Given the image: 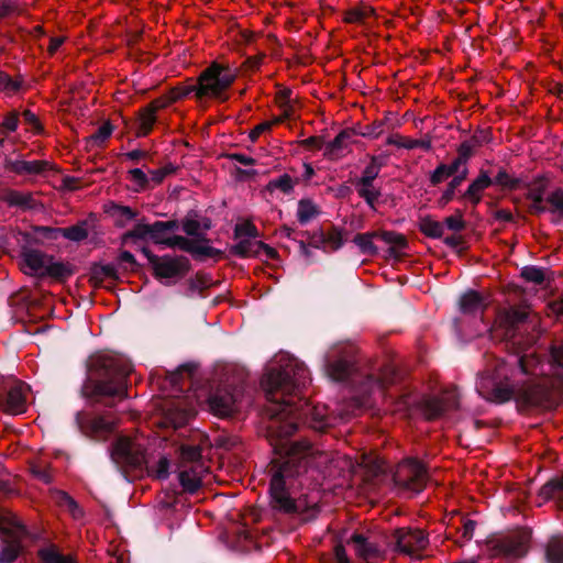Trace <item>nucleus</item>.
Masks as SVG:
<instances>
[{
	"mask_svg": "<svg viewBox=\"0 0 563 563\" xmlns=\"http://www.w3.org/2000/svg\"><path fill=\"white\" fill-rule=\"evenodd\" d=\"M38 556L45 563H73L70 559L62 555L55 545L42 548Z\"/></svg>",
	"mask_w": 563,
	"mask_h": 563,
	"instance_id": "obj_37",
	"label": "nucleus"
},
{
	"mask_svg": "<svg viewBox=\"0 0 563 563\" xmlns=\"http://www.w3.org/2000/svg\"><path fill=\"white\" fill-rule=\"evenodd\" d=\"M20 266L22 272L30 276L64 279L73 275L70 264L55 261L52 255L40 250L23 249Z\"/></svg>",
	"mask_w": 563,
	"mask_h": 563,
	"instance_id": "obj_8",
	"label": "nucleus"
},
{
	"mask_svg": "<svg viewBox=\"0 0 563 563\" xmlns=\"http://www.w3.org/2000/svg\"><path fill=\"white\" fill-rule=\"evenodd\" d=\"M475 526H476L475 521L468 520V519L464 520L463 527H462V537L465 540H471L473 538Z\"/></svg>",
	"mask_w": 563,
	"mask_h": 563,
	"instance_id": "obj_62",
	"label": "nucleus"
},
{
	"mask_svg": "<svg viewBox=\"0 0 563 563\" xmlns=\"http://www.w3.org/2000/svg\"><path fill=\"white\" fill-rule=\"evenodd\" d=\"M310 383L307 367L288 354H278L269 364L261 385L271 402L267 411L271 415V435L282 442H288L300 421H306L308 413L312 415L311 427L323 428L327 422L318 408H311L309 402L299 395Z\"/></svg>",
	"mask_w": 563,
	"mask_h": 563,
	"instance_id": "obj_2",
	"label": "nucleus"
},
{
	"mask_svg": "<svg viewBox=\"0 0 563 563\" xmlns=\"http://www.w3.org/2000/svg\"><path fill=\"white\" fill-rule=\"evenodd\" d=\"M455 390L445 393L441 398H432L424 404V415L428 419H435L444 411L457 407Z\"/></svg>",
	"mask_w": 563,
	"mask_h": 563,
	"instance_id": "obj_19",
	"label": "nucleus"
},
{
	"mask_svg": "<svg viewBox=\"0 0 563 563\" xmlns=\"http://www.w3.org/2000/svg\"><path fill=\"white\" fill-rule=\"evenodd\" d=\"M378 239L383 240L384 242L394 245L397 249H402L406 246V239L404 235L390 232V231H382L377 232Z\"/></svg>",
	"mask_w": 563,
	"mask_h": 563,
	"instance_id": "obj_48",
	"label": "nucleus"
},
{
	"mask_svg": "<svg viewBox=\"0 0 563 563\" xmlns=\"http://www.w3.org/2000/svg\"><path fill=\"white\" fill-rule=\"evenodd\" d=\"M527 318V312L521 309L511 308L509 310H504L498 313L495 323L493 325V330L497 328H505L506 335H509L510 330L515 329L519 323H521Z\"/></svg>",
	"mask_w": 563,
	"mask_h": 563,
	"instance_id": "obj_20",
	"label": "nucleus"
},
{
	"mask_svg": "<svg viewBox=\"0 0 563 563\" xmlns=\"http://www.w3.org/2000/svg\"><path fill=\"white\" fill-rule=\"evenodd\" d=\"M391 383V379L387 378V377H383V378H378V379H374L372 376H368L366 382H365V386L368 387L371 390L373 389H382L385 385L387 384H390Z\"/></svg>",
	"mask_w": 563,
	"mask_h": 563,
	"instance_id": "obj_60",
	"label": "nucleus"
},
{
	"mask_svg": "<svg viewBox=\"0 0 563 563\" xmlns=\"http://www.w3.org/2000/svg\"><path fill=\"white\" fill-rule=\"evenodd\" d=\"M27 537L25 528L18 518L9 511H0V563H13L22 552Z\"/></svg>",
	"mask_w": 563,
	"mask_h": 563,
	"instance_id": "obj_10",
	"label": "nucleus"
},
{
	"mask_svg": "<svg viewBox=\"0 0 563 563\" xmlns=\"http://www.w3.org/2000/svg\"><path fill=\"white\" fill-rule=\"evenodd\" d=\"M112 134V126L109 122H104L89 139L88 143L92 145H101Z\"/></svg>",
	"mask_w": 563,
	"mask_h": 563,
	"instance_id": "obj_46",
	"label": "nucleus"
},
{
	"mask_svg": "<svg viewBox=\"0 0 563 563\" xmlns=\"http://www.w3.org/2000/svg\"><path fill=\"white\" fill-rule=\"evenodd\" d=\"M207 470L201 459V448L199 445L180 446L178 479L185 492L190 494L197 492Z\"/></svg>",
	"mask_w": 563,
	"mask_h": 563,
	"instance_id": "obj_9",
	"label": "nucleus"
},
{
	"mask_svg": "<svg viewBox=\"0 0 563 563\" xmlns=\"http://www.w3.org/2000/svg\"><path fill=\"white\" fill-rule=\"evenodd\" d=\"M181 227L187 235L197 238L195 241H201L209 245L208 241L202 238L210 228L209 223H201L192 217H186Z\"/></svg>",
	"mask_w": 563,
	"mask_h": 563,
	"instance_id": "obj_27",
	"label": "nucleus"
},
{
	"mask_svg": "<svg viewBox=\"0 0 563 563\" xmlns=\"http://www.w3.org/2000/svg\"><path fill=\"white\" fill-rule=\"evenodd\" d=\"M3 200L9 206L27 207L30 205L31 197L29 194L10 190L3 195Z\"/></svg>",
	"mask_w": 563,
	"mask_h": 563,
	"instance_id": "obj_43",
	"label": "nucleus"
},
{
	"mask_svg": "<svg viewBox=\"0 0 563 563\" xmlns=\"http://www.w3.org/2000/svg\"><path fill=\"white\" fill-rule=\"evenodd\" d=\"M358 195L371 206L377 200L379 192L373 186V181L360 180L357 184Z\"/></svg>",
	"mask_w": 563,
	"mask_h": 563,
	"instance_id": "obj_42",
	"label": "nucleus"
},
{
	"mask_svg": "<svg viewBox=\"0 0 563 563\" xmlns=\"http://www.w3.org/2000/svg\"><path fill=\"white\" fill-rule=\"evenodd\" d=\"M188 95H190V90L189 88H186V86L175 87L172 90H169L166 95L154 99L150 104H147V107L156 113L158 110L167 108L172 103L176 102L181 98L187 97Z\"/></svg>",
	"mask_w": 563,
	"mask_h": 563,
	"instance_id": "obj_21",
	"label": "nucleus"
},
{
	"mask_svg": "<svg viewBox=\"0 0 563 563\" xmlns=\"http://www.w3.org/2000/svg\"><path fill=\"white\" fill-rule=\"evenodd\" d=\"M375 238L378 239L377 232L361 233L354 236L353 242L363 253L374 254L376 252V247L373 243Z\"/></svg>",
	"mask_w": 563,
	"mask_h": 563,
	"instance_id": "obj_39",
	"label": "nucleus"
},
{
	"mask_svg": "<svg viewBox=\"0 0 563 563\" xmlns=\"http://www.w3.org/2000/svg\"><path fill=\"white\" fill-rule=\"evenodd\" d=\"M530 533L520 531L498 542L499 551L506 556L521 558L528 552Z\"/></svg>",
	"mask_w": 563,
	"mask_h": 563,
	"instance_id": "obj_18",
	"label": "nucleus"
},
{
	"mask_svg": "<svg viewBox=\"0 0 563 563\" xmlns=\"http://www.w3.org/2000/svg\"><path fill=\"white\" fill-rule=\"evenodd\" d=\"M291 90L282 89L276 93V102L282 109L283 113L277 119H283V122L294 115V106L291 103Z\"/></svg>",
	"mask_w": 563,
	"mask_h": 563,
	"instance_id": "obj_32",
	"label": "nucleus"
},
{
	"mask_svg": "<svg viewBox=\"0 0 563 563\" xmlns=\"http://www.w3.org/2000/svg\"><path fill=\"white\" fill-rule=\"evenodd\" d=\"M492 179L486 173L481 175L470 185L465 197L473 203H478L482 199V192L492 185Z\"/></svg>",
	"mask_w": 563,
	"mask_h": 563,
	"instance_id": "obj_26",
	"label": "nucleus"
},
{
	"mask_svg": "<svg viewBox=\"0 0 563 563\" xmlns=\"http://www.w3.org/2000/svg\"><path fill=\"white\" fill-rule=\"evenodd\" d=\"M334 556L336 563H350V559L346 554L345 547L343 544H336L334 548Z\"/></svg>",
	"mask_w": 563,
	"mask_h": 563,
	"instance_id": "obj_63",
	"label": "nucleus"
},
{
	"mask_svg": "<svg viewBox=\"0 0 563 563\" xmlns=\"http://www.w3.org/2000/svg\"><path fill=\"white\" fill-rule=\"evenodd\" d=\"M528 199L530 201V209L534 213L545 212L547 209V200L544 201L542 198V194L540 191H530L528 194Z\"/></svg>",
	"mask_w": 563,
	"mask_h": 563,
	"instance_id": "obj_50",
	"label": "nucleus"
},
{
	"mask_svg": "<svg viewBox=\"0 0 563 563\" xmlns=\"http://www.w3.org/2000/svg\"><path fill=\"white\" fill-rule=\"evenodd\" d=\"M511 368L505 361H496L494 368L478 378L477 391L488 401L505 402L511 398L530 406L549 408L563 383V342L550 349V358L541 362L536 350L526 351Z\"/></svg>",
	"mask_w": 563,
	"mask_h": 563,
	"instance_id": "obj_1",
	"label": "nucleus"
},
{
	"mask_svg": "<svg viewBox=\"0 0 563 563\" xmlns=\"http://www.w3.org/2000/svg\"><path fill=\"white\" fill-rule=\"evenodd\" d=\"M235 78V69L214 62L201 73L196 85L186 86V88H189L190 93L195 92L199 99L221 98Z\"/></svg>",
	"mask_w": 563,
	"mask_h": 563,
	"instance_id": "obj_7",
	"label": "nucleus"
},
{
	"mask_svg": "<svg viewBox=\"0 0 563 563\" xmlns=\"http://www.w3.org/2000/svg\"><path fill=\"white\" fill-rule=\"evenodd\" d=\"M156 122V113L147 106L140 110L136 119V135L146 136Z\"/></svg>",
	"mask_w": 563,
	"mask_h": 563,
	"instance_id": "obj_28",
	"label": "nucleus"
},
{
	"mask_svg": "<svg viewBox=\"0 0 563 563\" xmlns=\"http://www.w3.org/2000/svg\"><path fill=\"white\" fill-rule=\"evenodd\" d=\"M466 174H467V169L464 168L460 176H456L452 179V181L449 184V187L443 195V199H445L446 201L452 199L455 188L457 186H460L461 183L465 179Z\"/></svg>",
	"mask_w": 563,
	"mask_h": 563,
	"instance_id": "obj_56",
	"label": "nucleus"
},
{
	"mask_svg": "<svg viewBox=\"0 0 563 563\" xmlns=\"http://www.w3.org/2000/svg\"><path fill=\"white\" fill-rule=\"evenodd\" d=\"M282 122H283V119H277V118L269 120V121L261 122L260 124L255 125L250 131L249 137L251 139L252 142H255L258 140V137L262 134L271 131L274 125L282 123Z\"/></svg>",
	"mask_w": 563,
	"mask_h": 563,
	"instance_id": "obj_45",
	"label": "nucleus"
},
{
	"mask_svg": "<svg viewBox=\"0 0 563 563\" xmlns=\"http://www.w3.org/2000/svg\"><path fill=\"white\" fill-rule=\"evenodd\" d=\"M234 234L236 239L242 240L257 238L258 232L256 227L252 222L244 221L235 225Z\"/></svg>",
	"mask_w": 563,
	"mask_h": 563,
	"instance_id": "obj_44",
	"label": "nucleus"
},
{
	"mask_svg": "<svg viewBox=\"0 0 563 563\" xmlns=\"http://www.w3.org/2000/svg\"><path fill=\"white\" fill-rule=\"evenodd\" d=\"M545 211L552 213L554 220L563 219V190L558 189L548 196Z\"/></svg>",
	"mask_w": 563,
	"mask_h": 563,
	"instance_id": "obj_33",
	"label": "nucleus"
},
{
	"mask_svg": "<svg viewBox=\"0 0 563 563\" xmlns=\"http://www.w3.org/2000/svg\"><path fill=\"white\" fill-rule=\"evenodd\" d=\"M48 166L45 161H14L11 163V170L19 175H37Z\"/></svg>",
	"mask_w": 563,
	"mask_h": 563,
	"instance_id": "obj_24",
	"label": "nucleus"
},
{
	"mask_svg": "<svg viewBox=\"0 0 563 563\" xmlns=\"http://www.w3.org/2000/svg\"><path fill=\"white\" fill-rule=\"evenodd\" d=\"M111 457L121 467L141 468L145 465L147 473L157 479H166L169 475V460L162 455L157 462L151 463L145 456L144 444L136 438L120 437L113 445Z\"/></svg>",
	"mask_w": 563,
	"mask_h": 563,
	"instance_id": "obj_5",
	"label": "nucleus"
},
{
	"mask_svg": "<svg viewBox=\"0 0 563 563\" xmlns=\"http://www.w3.org/2000/svg\"><path fill=\"white\" fill-rule=\"evenodd\" d=\"M77 423L81 432L92 439H106L114 430V421L109 416L78 413Z\"/></svg>",
	"mask_w": 563,
	"mask_h": 563,
	"instance_id": "obj_15",
	"label": "nucleus"
},
{
	"mask_svg": "<svg viewBox=\"0 0 563 563\" xmlns=\"http://www.w3.org/2000/svg\"><path fill=\"white\" fill-rule=\"evenodd\" d=\"M274 448L280 459L274 460L272 465L269 492L273 505L285 512H297L300 507L290 493V489L295 487V477L307 472L308 466L321 467L328 456L306 441L282 442L277 440Z\"/></svg>",
	"mask_w": 563,
	"mask_h": 563,
	"instance_id": "obj_3",
	"label": "nucleus"
},
{
	"mask_svg": "<svg viewBox=\"0 0 563 563\" xmlns=\"http://www.w3.org/2000/svg\"><path fill=\"white\" fill-rule=\"evenodd\" d=\"M22 119L32 132H34V133L42 132V125H41L40 120L35 113H33L30 110H25L22 113Z\"/></svg>",
	"mask_w": 563,
	"mask_h": 563,
	"instance_id": "obj_54",
	"label": "nucleus"
},
{
	"mask_svg": "<svg viewBox=\"0 0 563 563\" xmlns=\"http://www.w3.org/2000/svg\"><path fill=\"white\" fill-rule=\"evenodd\" d=\"M420 231L430 238H441L444 232V225L430 217L422 218L419 223Z\"/></svg>",
	"mask_w": 563,
	"mask_h": 563,
	"instance_id": "obj_35",
	"label": "nucleus"
},
{
	"mask_svg": "<svg viewBox=\"0 0 563 563\" xmlns=\"http://www.w3.org/2000/svg\"><path fill=\"white\" fill-rule=\"evenodd\" d=\"M352 365L346 360H338L336 362L329 363L327 372L329 376L336 382L346 379L351 374Z\"/></svg>",
	"mask_w": 563,
	"mask_h": 563,
	"instance_id": "obj_31",
	"label": "nucleus"
},
{
	"mask_svg": "<svg viewBox=\"0 0 563 563\" xmlns=\"http://www.w3.org/2000/svg\"><path fill=\"white\" fill-rule=\"evenodd\" d=\"M142 253L147 257L153 266L155 276L159 279L181 278L190 268V263L185 256L159 257L151 254L147 249H143Z\"/></svg>",
	"mask_w": 563,
	"mask_h": 563,
	"instance_id": "obj_11",
	"label": "nucleus"
},
{
	"mask_svg": "<svg viewBox=\"0 0 563 563\" xmlns=\"http://www.w3.org/2000/svg\"><path fill=\"white\" fill-rule=\"evenodd\" d=\"M387 145H393L398 148L413 150L423 148L424 151L431 150L430 140H416L399 133L390 134L386 140Z\"/></svg>",
	"mask_w": 563,
	"mask_h": 563,
	"instance_id": "obj_22",
	"label": "nucleus"
},
{
	"mask_svg": "<svg viewBox=\"0 0 563 563\" xmlns=\"http://www.w3.org/2000/svg\"><path fill=\"white\" fill-rule=\"evenodd\" d=\"M30 388L24 383H15L7 393L5 397L0 395V410L8 415H21L27 408V395Z\"/></svg>",
	"mask_w": 563,
	"mask_h": 563,
	"instance_id": "obj_16",
	"label": "nucleus"
},
{
	"mask_svg": "<svg viewBox=\"0 0 563 563\" xmlns=\"http://www.w3.org/2000/svg\"><path fill=\"white\" fill-rule=\"evenodd\" d=\"M394 550L412 559L423 558L422 551L428 547L429 540L420 529L399 528L394 532Z\"/></svg>",
	"mask_w": 563,
	"mask_h": 563,
	"instance_id": "obj_12",
	"label": "nucleus"
},
{
	"mask_svg": "<svg viewBox=\"0 0 563 563\" xmlns=\"http://www.w3.org/2000/svg\"><path fill=\"white\" fill-rule=\"evenodd\" d=\"M374 15V9L368 5L354 7L345 12L344 21L347 23L364 24Z\"/></svg>",
	"mask_w": 563,
	"mask_h": 563,
	"instance_id": "obj_30",
	"label": "nucleus"
},
{
	"mask_svg": "<svg viewBox=\"0 0 563 563\" xmlns=\"http://www.w3.org/2000/svg\"><path fill=\"white\" fill-rule=\"evenodd\" d=\"M347 545L365 563H377L384 559V550L379 545L368 542L361 534H353L347 540Z\"/></svg>",
	"mask_w": 563,
	"mask_h": 563,
	"instance_id": "obj_17",
	"label": "nucleus"
},
{
	"mask_svg": "<svg viewBox=\"0 0 563 563\" xmlns=\"http://www.w3.org/2000/svg\"><path fill=\"white\" fill-rule=\"evenodd\" d=\"M196 413V407L189 406L183 408L180 404L174 405L167 412V419L175 427L179 428L185 424Z\"/></svg>",
	"mask_w": 563,
	"mask_h": 563,
	"instance_id": "obj_25",
	"label": "nucleus"
},
{
	"mask_svg": "<svg viewBox=\"0 0 563 563\" xmlns=\"http://www.w3.org/2000/svg\"><path fill=\"white\" fill-rule=\"evenodd\" d=\"M466 161H467V155L465 152V145H462L461 150H460V156L457 158H455L452 162V164L446 165L448 169H450V174L453 175V174L457 173L460 167L464 166L466 164Z\"/></svg>",
	"mask_w": 563,
	"mask_h": 563,
	"instance_id": "obj_58",
	"label": "nucleus"
},
{
	"mask_svg": "<svg viewBox=\"0 0 563 563\" xmlns=\"http://www.w3.org/2000/svg\"><path fill=\"white\" fill-rule=\"evenodd\" d=\"M547 559L550 563L563 562V538H553L549 541Z\"/></svg>",
	"mask_w": 563,
	"mask_h": 563,
	"instance_id": "obj_40",
	"label": "nucleus"
},
{
	"mask_svg": "<svg viewBox=\"0 0 563 563\" xmlns=\"http://www.w3.org/2000/svg\"><path fill=\"white\" fill-rule=\"evenodd\" d=\"M18 89V85L10 80V78L3 74L0 73V91H10L13 92Z\"/></svg>",
	"mask_w": 563,
	"mask_h": 563,
	"instance_id": "obj_61",
	"label": "nucleus"
},
{
	"mask_svg": "<svg viewBox=\"0 0 563 563\" xmlns=\"http://www.w3.org/2000/svg\"><path fill=\"white\" fill-rule=\"evenodd\" d=\"M443 225L452 231H461L464 228V221L461 216H451L445 219Z\"/></svg>",
	"mask_w": 563,
	"mask_h": 563,
	"instance_id": "obj_59",
	"label": "nucleus"
},
{
	"mask_svg": "<svg viewBox=\"0 0 563 563\" xmlns=\"http://www.w3.org/2000/svg\"><path fill=\"white\" fill-rule=\"evenodd\" d=\"M450 176H452L450 169H448L445 164H441L434 169L430 179L433 185H438Z\"/></svg>",
	"mask_w": 563,
	"mask_h": 563,
	"instance_id": "obj_57",
	"label": "nucleus"
},
{
	"mask_svg": "<svg viewBox=\"0 0 563 563\" xmlns=\"http://www.w3.org/2000/svg\"><path fill=\"white\" fill-rule=\"evenodd\" d=\"M559 492H563V475L549 482L541 488V495L547 498L554 497Z\"/></svg>",
	"mask_w": 563,
	"mask_h": 563,
	"instance_id": "obj_51",
	"label": "nucleus"
},
{
	"mask_svg": "<svg viewBox=\"0 0 563 563\" xmlns=\"http://www.w3.org/2000/svg\"><path fill=\"white\" fill-rule=\"evenodd\" d=\"M384 131V122L375 121L372 124L365 125L358 134L364 137L377 139Z\"/></svg>",
	"mask_w": 563,
	"mask_h": 563,
	"instance_id": "obj_52",
	"label": "nucleus"
},
{
	"mask_svg": "<svg viewBox=\"0 0 563 563\" xmlns=\"http://www.w3.org/2000/svg\"><path fill=\"white\" fill-rule=\"evenodd\" d=\"M96 366L103 372V378L95 385V391L101 396L123 398L126 395V379L132 373V365L118 356L100 355Z\"/></svg>",
	"mask_w": 563,
	"mask_h": 563,
	"instance_id": "obj_6",
	"label": "nucleus"
},
{
	"mask_svg": "<svg viewBox=\"0 0 563 563\" xmlns=\"http://www.w3.org/2000/svg\"><path fill=\"white\" fill-rule=\"evenodd\" d=\"M244 393L242 388L218 389L207 399L209 410L218 417H228L242 408Z\"/></svg>",
	"mask_w": 563,
	"mask_h": 563,
	"instance_id": "obj_14",
	"label": "nucleus"
},
{
	"mask_svg": "<svg viewBox=\"0 0 563 563\" xmlns=\"http://www.w3.org/2000/svg\"><path fill=\"white\" fill-rule=\"evenodd\" d=\"M380 170V164H378L377 158L375 156L372 157L371 163L363 172L362 178L360 180L364 181H373Z\"/></svg>",
	"mask_w": 563,
	"mask_h": 563,
	"instance_id": "obj_53",
	"label": "nucleus"
},
{
	"mask_svg": "<svg viewBox=\"0 0 563 563\" xmlns=\"http://www.w3.org/2000/svg\"><path fill=\"white\" fill-rule=\"evenodd\" d=\"M60 236L74 242H80L88 236V231L86 229V224L80 223L68 228H62Z\"/></svg>",
	"mask_w": 563,
	"mask_h": 563,
	"instance_id": "obj_41",
	"label": "nucleus"
},
{
	"mask_svg": "<svg viewBox=\"0 0 563 563\" xmlns=\"http://www.w3.org/2000/svg\"><path fill=\"white\" fill-rule=\"evenodd\" d=\"M176 228L175 221H157L153 224H137L132 231L124 234L123 241L128 243L130 240L150 239L156 244L179 249L199 258L213 257L220 254L218 250L205 242L190 241V239L180 235H170L169 232L174 231Z\"/></svg>",
	"mask_w": 563,
	"mask_h": 563,
	"instance_id": "obj_4",
	"label": "nucleus"
},
{
	"mask_svg": "<svg viewBox=\"0 0 563 563\" xmlns=\"http://www.w3.org/2000/svg\"><path fill=\"white\" fill-rule=\"evenodd\" d=\"M319 213L317 206L310 200H300L298 203L297 218L300 223L306 224Z\"/></svg>",
	"mask_w": 563,
	"mask_h": 563,
	"instance_id": "obj_36",
	"label": "nucleus"
},
{
	"mask_svg": "<svg viewBox=\"0 0 563 563\" xmlns=\"http://www.w3.org/2000/svg\"><path fill=\"white\" fill-rule=\"evenodd\" d=\"M521 276L533 284L540 285L545 278L544 271L534 266H526L521 271Z\"/></svg>",
	"mask_w": 563,
	"mask_h": 563,
	"instance_id": "obj_47",
	"label": "nucleus"
},
{
	"mask_svg": "<svg viewBox=\"0 0 563 563\" xmlns=\"http://www.w3.org/2000/svg\"><path fill=\"white\" fill-rule=\"evenodd\" d=\"M351 137V133L349 131H342L340 132L333 141L328 143L325 147L324 154L328 155L331 158H338L339 157V151L342 148L347 147L349 141Z\"/></svg>",
	"mask_w": 563,
	"mask_h": 563,
	"instance_id": "obj_34",
	"label": "nucleus"
},
{
	"mask_svg": "<svg viewBox=\"0 0 563 563\" xmlns=\"http://www.w3.org/2000/svg\"><path fill=\"white\" fill-rule=\"evenodd\" d=\"M394 481L398 486L418 493L427 482L426 467L415 459L405 460L397 466Z\"/></svg>",
	"mask_w": 563,
	"mask_h": 563,
	"instance_id": "obj_13",
	"label": "nucleus"
},
{
	"mask_svg": "<svg viewBox=\"0 0 563 563\" xmlns=\"http://www.w3.org/2000/svg\"><path fill=\"white\" fill-rule=\"evenodd\" d=\"M129 178L135 186V190H144L148 184L147 175L140 168L129 170Z\"/></svg>",
	"mask_w": 563,
	"mask_h": 563,
	"instance_id": "obj_49",
	"label": "nucleus"
},
{
	"mask_svg": "<svg viewBox=\"0 0 563 563\" xmlns=\"http://www.w3.org/2000/svg\"><path fill=\"white\" fill-rule=\"evenodd\" d=\"M261 247H263V242L256 238L242 239L234 245L233 252L243 257L260 256Z\"/></svg>",
	"mask_w": 563,
	"mask_h": 563,
	"instance_id": "obj_29",
	"label": "nucleus"
},
{
	"mask_svg": "<svg viewBox=\"0 0 563 563\" xmlns=\"http://www.w3.org/2000/svg\"><path fill=\"white\" fill-rule=\"evenodd\" d=\"M231 159L245 166H253L255 164V159L253 157L241 153L232 154Z\"/></svg>",
	"mask_w": 563,
	"mask_h": 563,
	"instance_id": "obj_64",
	"label": "nucleus"
},
{
	"mask_svg": "<svg viewBox=\"0 0 563 563\" xmlns=\"http://www.w3.org/2000/svg\"><path fill=\"white\" fill-rule=\"evenodd\" d=\"M485 299L476 291H467L460 300L462 312L475 314L482 312L486 308Z\"/></svg>",
	"mask_w": 563,
	"mask_h": 563,
	"instance_id": "obj_23",
	"label": "nucleus"
},
{
	"mask_svg": "<svg viewBox=\"0 0 563 563\" xmlns=\"http://www.w3.org/2000/svg\"><path fill=\"white\" fill-rule=\"evenodd\" d=\"M294 189V181H292V178L287 175V174H284L282 176H279L278 178H275V179H272L267 185H266V190L269 191V192H274L275 190H279L284 194H289Z\"/></svg>",
	"mask_w": 563,
	"mask_h": 563,
	"instance_id": "obj_38",
	"label": "nucleus"
},
{
	"mask_svg": "<svg viewBox=\"0 0 563 563\" xmlns=\"http://www.w3.org/2000/svg\"><path fill=\"white\" fill-rule=\"evenodd\" d=\"M62 228L38 227L35 229L37 236L47 240H57L60 236Z\"/></svg>",
	"mask_w": 563,
	"mask_h": 563,
	"instance_id": "obj_55",
	"label": "nucleus"
}]
</instances>
